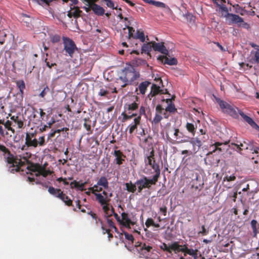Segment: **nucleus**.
<instances>
[{"label":"nucleus","instance_id":"cd10ccee","mask_svg":"<svg viewBox=\"0 0 259 259\" xmlns=\"http://www.w3.org/2000/svg\"><path fill=\"white\" fill-rule=\"evenodd\" d=\"M152 249V247L149 245H146L145 243H144L141 247L139 249H138V252L139 254L143 256H145V253L143 252V251H146L148 253L151 251Z\"/></svg>","mask_w":259,"mask_h":259},{"label":"nucleus","instance_id":"6e6d98bb","mask_svg":"<svg viewBox=\"0 0 259 259\" xmlns=\"http://www.w3.org/2000/svg\"><path fill=\"white\" fill-rule=\"evenodd\" d=\"M88 214H90L93 219L95 220L96 223H97V221H99L101 222V224L102 225V221L100 219L98 218L96 213L90 211V212H88Z\"/></svg>","mask_w":259,"mask_h":259},{"label":"nucleus","instance_id":"c9c22d12","mask_svg":"<svg viewBox=\"0 0 259 259\" xmlns=\"http://www.w3.org/2000/svg\"><path fill=\"white\" fill-rule=\"evenodd\" d=\"M147 4H152L158 8H165L166 7V5L164 3L153 0H149Z\"/></svg>","mask_w":259,"mask_h":259},{"label":"nucleus","instance_id":"5701e85b","mask_svg":"<svg viewBox=\"0 0 259 259\" xmlns=\"http://www.w3.org/2000/svg\"><path fill=\"white\" fill-rule=\"evenodd\" d=\"M175 98V96H173L171 99H166L164 100L167 103H169L168 105L165 109V112L168 111L171 113H174L177 111V109L175 108L174 104L172 103L171 101L174 100Z\"/></svg>","mask_w":259,"mask_h":259},{"label":"nucleus","instance_id":"1a4fd4ad","mask_svg":"<svg viewBox=\"0 0 259 259\" xmlns=\"http://www.w3.org/2000/svg\"><path fill=\"white\" fill-rule=\"evenodd\" d=\"M7 162L11 164L10 171L11 172H14V171H18L20 170V166L23 165V162L21 161L20 159L15 158L13 155L9 151L7 153Z\"/></svg>","mask_w":259,"mask_h":259},{"label":"nucleus","instance_id":"8fccbe9b","mask_svg":"<svg viewBox=\"0 0 259 259\" xmlns=\"http://www.w3.org/2000/svg\"><path fill=\"white\" fill-rule=\"evenodd\" d=\"M111 212L112 213L111 216L114 215L115 219L116 220V221L120 224V221H121V218L115 212L114 209L113 208V207H111Z\"/></svg>","mask_w":259,"mask_h":259},{"label":"nucleus","instance_id":"864d4df0","mask_svg":"<svg viewBox=\"0 0 259 259\" xmlns=\"http://www.w3.org/2000/svg\"><path fill=\"white\" fill-rule=\"evenodd\" d=\"M124 235L125 236V238L129 240L132 241V243L134 242V241L135 240L134 237L132 234H128V233L124 232Z\"/></svg>","mask_w":259,"mask_h":259},{"label":"nucleus","instance_id":"79ce46f5","mask_svg":"<svg viewBox=\"0 0 259 259\" xmlns=\"http://www.w3.org/2000/svg\"><path fill=\"white\" fill-rule=\"evenodd\" d=\"M184 255H186V254H188L191 255H195L196 254V250H194L193 249H189L187 245L185 244V252Z\"/></svg>","mask_w":259,"mask_h":259},{"label":"nucleus","instance_id":"3c124183","mask_svg":"<svg viewBox=\"0 0 259 259\" xmlns=\"http://www.w3.org/2000/svg\"><path fill=\"white\" fill-rule=\"evenodd\" d=\"M49 91L50 89L48 86H46L39 94V96L41 98H44Z\"/></svg>","mask_w":259,"mask_h":259},{"label":"nucleus","instance_id":"f3484780","mask_svg":"<svg viewBox=\"0 0 259 259\" xmlns=\"http://www.w3.org/2000/svg\"><path fill=\"white\" fill-rule=\"evenodd\" d=\"M113 155L115 157L114 162L118 165H121L123 162L124 161L125 156L119 150H115L113 153Z\"/></svg>","mask_w":259,"mask_h":259},{"label":"nucleus","instance_id":"2f4dec72","mask_svg":"<svg viewBox=\"0 0 259 259\" xmlns=\"http://www.w3.org/2000/svg\"><path fill=\"white\" fill-rule=\"evenodd\" d=\"M97 185L103 186L105 189H107L108 188V182L107 178L104 176L101 177L98 180Z\"/></svg>","mask_w":259,"mask_h":259},{"label":"nucleus","instance_id":"a19ab883","mask_svg":"<svg viewBox=\"0 0 259 259\" xmlns=\"http://www.w3.org/2000/svg\"><path fill=\"white\" fill-rule=\"evenodd\" d=\"M74 187L78 188L81 191L84 190V187L88 183L87 182H85L83 183H81V184H79V182H77L75 180L74 181Z\"/></svg>","mask_w":259,"mask_h":259},{"label":"nucleus","instance_id":"aec40b11","mask_svg":"<svg viewBox=\"0 0 259 259\" xmlns=\"http://www.w3.org/2000/svg\"><path fill=\"white\" fill-rule=\"evenodd\" d=\"M141 123L140 117H136L134 119V122L128 126V132L130 134H132L137 129L138 126Z\"/></svg>","mask_w":259,"mask_h":259},{"label":"nucleus","instance_id":"37998d69","mask_svg":"<svg viewBox=\"0 0 259 259\" xmlns=\"http://www.w3.org/2000/svg\"><path fill=\"white\" fill-rule=\"evenodd\" d=\"M13 125V123L11 121L7 120L5 123L4 125L8 131H12L13 133H15V130L13 129L11 126Z\"/></svg>","mask_w":259,"mask_h":259},{"label":"nucleus","instance_id":"c03bdc74","mask_svg":"<svg viewBox=\"0 0 259 259\" xmlns=\"http://www.w3.org/2000/svg\"><path fill=\"white\" fill-rule=\"evenodd\" d=\"M84 122L83 123V126L87 130V131H90L91 127L90 123L91 122V120H90L89 119L85 118L84 119Z\"/></svg>","mask_w":259,"mask_h":259},{"label":"nucleus","instance_id":"2eb2a0df","mask_svg":"<svg viewBox=\"0 0 259 259\" xmlns=\"http://www.w3.org/2000/svg\"><path fill=\"white\" fill-rule=\"evenodd\" d=\"M152 44V48L155 51L160 52L161 53L167 55L168 51L164 45L163 42L157 43L155 41H151Z\"/></svg>","mask_w":259,"mask_h":259},{"label":"nucleus","instance_id":"338daca9","mask_svg":"<svg viewBox=\"0 0 259 259\" xmlns=\"http://www.w3.org/2000/svg\"><path fill=\"white\" fill-rule=\"evenodd\" d=\"M45 62L46 63L47 66L49 68H51L54 66H56V64L55 63H50L48 60V59L46 58L45 60Z\"/></svg>","mask_w":259,"mask_h":259},{"label":"nucleus","instance_id":"20e7f679","mask_svg":"<svg viewBox=\"0 0 259 259\" xmlns=\"http://www.w3.org/2000/svg\"><path fill=\"white\" fill-rule=\"evenodd\" d=\"M160 177L158 174L154 175L152 179H149L146 176H143L136 181L137 190L139 193H141L145 189H150L152 185H154L158 182Z\"/></svg>","mask_w":259,"mask_h":259},{"label":"nucleus","instance_id":"412c9836","mask_svg":"<svg viewBox=\"0 0 259 259\" xmlns=\"http://www.w3.org/2000/svg\"><path fill=\"white\" fill-rule=\"evenodd\" d=\"M227 19L232 23L237 24L238 25L240 22H243V18L238 15L230 13L227 17Z\"/></svg>","mask_w":259,"mask_h":259},{"label":"nucleus","instance_id":"f8f14e48","mask_svg":"<svg viewBox=\"0 0 259 259\" xmlns=\"http://www.w3.org/2000/svg\"><path fill=\"white\" fill-rule=\"evenodd\" d=\"M145 162H148V164L150 165L152 169L154 170L155 174H158V176H160V169L159 165L158 164L155 163V160L154 158V151L152 149L150 152V155L147 156V158L145 160Z\"/></svg>","mask_w":259,"mask_h":259},{"label":"nucleus","instance_id":"7c9ffc66","mask_svg":"<svg viewBox=\"0 0 259 259\" xmlns=\"http://www.w3.org/2000/svg\"><path fill=\"white\" fill-rule=\"evenodd\" d=\"M134 38L138 39L142 42H145L146 40L144 32L143 31H140V30H137L136 34L134 36Z\"/></svg>","mask_w":259,"mask_h":259},{"label":"nucleus","instance_id":"bf43d9fd","mask_svg":"<svg viewBox=\"0 0 259 259\" xmlns=\"http://www.w3.org/2000/svg\"><path fill=\"white\" fill-rule=\"evenodd\" d=\"M258 225L256 220H253L251 221V226L252 228L253 232H255L256 230V226Z\"/></svg>","mask_w":259,"mask_h":259},{"label":"nucleus","instance_id":"b1692460","mask_svg":"<svg viewBox=\"0 0 259 259\" xmlns=\"http://www.w3.org/2000/svg\"><path fill=\"white\" fill-rule=\"evenodd\" d=\"M96 196V198L97 200L100 203L101 205L103 206L106 204H108V202L110 201L109 199H107V198H105L100 193H96L95 194Z\"/></svg>","mask_w":259,"mask_h":259},{"label":"nucleus","instance_id":"bb28decb","mask_svg":"<svg viewBox=\"0 0 259 259\" xmlns=\"http://www.w3.org/2000/svg\"><path fill=\"white\" fill-rule=\"evenodd\" d=\"M126 187V190L131 193H135L137 189V185H136V182L133 184L131 181L129 183H126L125 184Z\"/></svg>","mask_w":259,"mask_h":259},{"label":"nucleus","instance_id":"a878e982","mask_svg":"<svg viewBox=\"0 0 259 259\" xmlns=\"http://www.w3.org/2000/svg\"><path fill=\"white\" fill-rule=\"evenodd\" d=\"M151 84L148 81H145L141 82L139 85V89L141 94L144 95L147 91V88Z\"/></svg>","mask_w":259,"mask_h":259},{"label":"nucleus","instance_id":"0e129e2a","mask_svg":"<svg viewBox=\"0 0 259 259\" xmlns=\"http://www.w3.org/2000/svg\"><path fill=\"white\" fill-rule=\"evenodd\" d=\"M194 178L192 180V181H195L196 182H199L201 181V177L200 175L198 173H195V175H193Z\"/></svg>","mask_w":259,"mask_h":259},{"label":"nucleus","instance_id":"680f3d73","mask_svg":"<svg viewBox=\"0 0 259 259\" xmlns=\"http://www.w3.org/2000/svg\"><path fill=\"white\" fill-rule=\"evenodd\" d=\"M51 40L53 43L58 42L60 40V36L58 35H54L52 36Z\"/></svg>","mask_w":259,"mask_h":259},{"label":"nucleus","instance_id":"ea45409f","mask_svg":"<svg viewBox=\"0 0 259 259\" xmlns=\"http://www.w3.org/2000/svg\"><path fill=\"white\" fill-rule=\"evenodd\" d=\"M192 187L194 188L195 190L201 189L202 187L203 183L201 181H199V182H196L195 181H192Z\"/></svg>","mask_w":259,"mask_h":259},{"label":"nucleus","instance_id":"dca6fc26","mask_svg":"<svg viewBox=\"0 0 259 259\" xmlns=\"http://www.w3.org/2000/svg\"><path fill=\"white\" fill-rule=\"evenodd\" d=\"M167 93V91L166 89L165 90H161L160 89V87L155 84H153L151 89V92L150 94L148 95V97L151 99V98L158 95V94H165Z\"/></svg>","mask_w":259,"mask_h":259},{"label":"nucleus","instance_id":"a18cd8bd","mask_svg":"<svg viewBox=\"0 0 259 259\" xmlns=\"http://www.w3.org/2000/svg\"><path fill=\"white\" fill-rule=\"evenodd\" d=\"M160 248L163 251H165L169 253H171L170 245L168 246L166 243H163L160 246Z\"/></svg>","mask_w":259,"mask_h":259},{"label":"nucleus","instance_id":"39448f33","mask_svg":"<svg viewBox=\"0 0 259 259\" xmlns=\"http://www.w3.org/2000/svg\"><path fill=\"white\" fill-rule=\"evenodd\" d=\"M138 108L139 104L135 101L125 103L123 106L124 111L121 114L122 116V122H125L134 117H136L138 114L135 111H137Z\"/></svg>","mask_w":259,"mask_h":259},{"label":"nucleus","instance_id":"a211bd4d","mask_svg":"<svg viewBox=\"0 0 259 259\" xmlns=\"http://www.w3.org/2000/svg\"><path fill=\"white\" fill-rule=\"evenodd\" d=\"M229 142H226L225 143L215 142L212 145L214 146L215 149L213 150V152L215 151H219V152H223L225 150H227L229 146H228Z\"/></svg>","mask_w":259,"mask_h":259},{"label":"nucleus","instance_id":"58836bf2","mask_svg":"<svg viewBox=\"0 0 259 259\" xmlns=\"http://www.w3.org/2000/svg\"><path fill=\"white\" fill-rule=\"evenodd\" d=\"M190 142L194 147L197 146L198 148L202 146L201 141L198 138L193 139Z\"/></svg>","mask_w":259,"mask_h":259},{"label":"nucleus","instance_id":"f257e3e1","mask_svg":"<svg viewBox=\"0 0 259 259\" xmlns=\"http://www.w3.org/2000/svg\"><path fill=\"white\" fill-rule=\"evenodd\" d=\"M217 101L224 113L229 114L230 116L235 119H238L239 118V114L244 121L248 123L251 127L255 129L259 128V126L251 118L245 115L241 110H239L234 105H230L228 103L220 99H217Z\"/></svg>","mask_w":259,"mask_h":259},{"label":"nucleus","instance_id":"72a5a7b5","mask_svg":"<svg viewBox=\"0 0 259 259\" xmlns=\"http://www.w3.org/2000/svg\"><path fill=\"white\" fill-rule=\"evenodd\" d=\"M16 85L19 89V91L21 95L24 93V90L25 88V84L23 80H19L16 81Z\"/></svg>","mask_w":259,"mask_h":259},{"label":"nucleus","instance_id":"c756f323","mask_svg":"<svg viewBox=\"0 0 259 259\" xmlns=\"http://www.w3.org/2000/svg\"><path fill=\"white\" fill-rule=\"evenodd\" d=\"M10 119L14 122L15 124L17 125L19 128H21L23 127V122L18 116H12L11 117Z\"/></svg>","mask_w":259,"mask_h":259},{"label":"nucleus","instance_id":"393cba45","mask_svg":"<svg viewBox=\"0 0 259 259\" xmlns=\"http://www.w3.org/2000/svg\"><path fill=\"white\" fill-rule=\"evenodd\" d=\"M152 44L151 42L144 44L142 46L141 53L147 54V55H150V52L152 50Z\"/></svg>","mask_w":259,"mask_h":259},{"label":"nucleus","instance_id":"9b49d317","mask_svg":"<svg viewBox=\"0 0 259 259\" xmlns=\"http://www.w3.org/2000/svg\"><path fill=\"white\" fill-rule=\"evenodd\" d=\"M82 8L87 13L90 12L91 10L97 16H103L105 13V10L100 6L95 3L85 4Z\"/></svg>","mask_w":259,"mask_h":259},{"label":"nucleus","instance_id":"49530a36","mask_svg":"<svg viewBox=\"0 0 259 259\" xmlns=\"http://www.w3.org/2000/svg\"><path fill=\"white\" fill-rule=\"evenodd\" d=\"M106 2V6L110 8H112V9H115L117 10V8L114 7V4L113 2L111 0H104Z\"/></svg>","mask_w":259,"mask_h":259},{"label":"nucleus","instance_id":"603ef678","mask_svg":"<svg viewBox=\"0 0 259 259\" xmlns=\"http://www.w3.org/2000/svg\"><path fill=\"white\" fill-rule=\"evenodd\" d=\"M107 223L110 227L111 228H113L115 232L117 231V228L115 227L114 222L112 221V220L109 219V218H107Z\"/></svg>","mask_w":259,"mask_h":259},{"label":"nucleus","instance_id":"7ed1b4c3","mask_svg":"<svg viewBox=\"0 0 259 259\" xmlns=\"http://www.w3.org/2000/svg\"><path fill=\"white\" fill-rule=\"evenodd\" d=\"M37 132H33L26 133L25 144L22 146V150H27L28 148H35L37 147H42L45 145V136H40L37 138Z\"/></svg>","mask_w":259,"mask_h":259},{"label":"nucleus","instance_id":"5fc2aeb1","mask_svg":"<svg viewBox=\"0 0 259 259\" xmlns=\"http://www.w3.org/2000/svg\"><path fill=\"white\" fill-rule=\"evenodd\" d=\"M162 119V116L160 115V114L156 113L155 117L153 118V122L154 123H158Z\"/></svg>","mask_w":259,"mask_h":259},{"label":"nucleus","instance_id":"e433bc0d","mask_svg":"<svg viewBox=\"0 0 259 259\" xmlns=\"http://www.w3.org/2000/svg\"><path fill=\"white\" fill-rule=\"evenodd\" d=\"M103 210L105 213L106 218H110L111 217V209L109 208V204H106L103 206Z\"/></svg>","mask_w":259,"mask_h":259},{"label":"nucleus","instance_id":"4d7b16f0","mask_svg":"<svg viewBox=\"0 0 259 259\" xmlns=\"http://www.w3.org/2000/svg\"><path fill=\"white\" fill-rule=\"evenodd\" d=\"M154 221L152 218H148L145 222V225L147 228L150 227V226H153L154 225Z\"/></svg>","mask_w":259,"mask_h":259},{"label":"nucleus","instance_id":"e2e57ef3","mask_svg":"<svg viewBox=\"0 0 259 259\" xmlns=\"http://www.w3.org/2000/svg\"><path fill=\"white\" fill-rule=\"evenodd\" d=\"M164 111V109L160 105H158L156 107V113L161 114L162 113L163 111Z\"/></svg>","mask_w":259,"mask_h":259},{"label":"nucleus","instance_id":"052dcab7","mask_svg":"<svg viewBox=\"0 0 259 259\" xmlns=\"http://www.w3.org/2000/svg\"><path fill=\"white\" fill-rule=\"evenodd\" d=\"M238 25L239 27H241L247 29L250 28L249 25L247 23L244 22L243 20V22H240Z\"/></svg>","mask_w":259,"mask_h":259},{"label":"nucleus","instance_id":"09e8293b","mask_svg":"<svg viewBox=\"0 0 259 259\" xmlns=\"http://www.w3.org/2000/svg\"><path fill=\"white\" fill-rule=\"evenodd\" d=\"M143 115H146V110L144 106H141L140 108L139 114H138V115L136 117H140V120H141V116Z\"/></svg>","mask_w":259,"mask_h":259},{"label":"nucleus","instance_id":"c85d7f7f","mask_svg":"<svg viewBox=\"0 0 259 259\" xmlns=\"http://www.w3.org/2000/svg\"><path fill=\"white\" fill-rule=\"evenodd\" d=\"M218 6L219 7L220 10L221 11L222 16L227 18L230 15L229 11L227 7L223 4H219Z\"/></svg>","mask_w":259,"mask_h":259},{"label":"nucleus","instance_id":"0eeeda50","mask_svg":"<svg viewBox=\"0 0 259 259\" xmlns=\"http://www.w3.org/2000/svg\"><path fill=\"white\" fill-rule=\"evenodd\" d=\"M63 40L64 51L65 52V55L72 58L74 53L77 50V48L75 42L68 37H64Z\"/></svg>","mask_w":259,"mask_h":259},{"label":"nucleus","instance_id":"f03ea898","mask_svg":"<svg viewBox=\"0 0 259 259\" xmlns=\"http://www.w3.org/2000/svg\"><path fill=\"white\" fill-rule=\"evenodd\" d=\"M140 77V73L136 71L134 67L131 65H126L120 73L119 78L117 79L116 82L121 81V88H124L127 84H131Z\"/></svg>","mask_w":259,"mask_h":259},{"label":"nucleus","instance_id":"de8ad7c7","mask_svg":"<svg viewBox=\"0 0 259 259\" xmlns=\"http://www.w3.org/2000/svg\"><path fill=\"white\" fill-rule=\"evenodd\" d=\"M254 56L253 58L252 59L254 63H259V49L255 51L254 53Z\"/></svg>","mask_w":259,"mask_h":259},{"label":"nucleus","instance_id":"473e14b6","mask_svg":"<svg viewBox=\"0 0 259 259\" xmlns=\"http://www.w3.org/2000/svg\"><path fill=\"white\" fill-rule=\"evenodd\" d=\"M130 25H131V22L130 21H127V24L125 25V27L123 28L124 30L125 29V28H127L128 30V38H130L131 37L134 38V36L135 35H134L133 33L135 32V29L133 27L130 26Z\"/></svg>","mask_w":259,"mask_h":259},{"label":"nucleus","instance_id":"9d476101","mask_svg":"<svg viewBox=\"0 0 259 259\" xmlns=\"http://www.w3.org/2000/svg\"><path fill=\"white\" fill-rule=\"evenodd\" d=\"M170 132H174V135L176 139V141H173L171 139H169L168 136L167 134H166V136L167 138V139L172 144H179L183 143L189 142L188 139L189 137L185 136L183 133L180 132L179 129L178 128H174L172 130H170Z\"/></svg>","mask_w":259,"mask_h":259},{"label":"nucleus","instance_id":"69168bd1","mask_svg":"<svg viewBox=\"0 0 259 259\" xmlns=\"http://www.w3.org/2000/svg\"><path fill=\"white\" fill-rule=\"evenodd\" d=\"M237 196V192L235 191L233 194H230L229 195V197L232 198V201L233 202H235Z\"/></svg>","mask_w":259,"mask_h":259},{"label":"nucleus","instance_id":"f704fd0d","mask_svg":"<svg viewBox=\"0 0 259 259\" xmlns=\"http://www.w3.org/2000/svg\"><path fill=\"white\" fill-rule=\"evenodd\" d=\"M186 128L193 136L195 135L196 126H195L193 123L187 122L186 125Z\"/></svg>","mask_w":259,"mask_h":259},{"label":"nucleus","instance_id":"4c0bfd02","mask_svg":"<svg viewBox=\"0 0 259 259\" xmlns=\"http://www.w3.org/2000/svg\"><path fill=\"white\" fill-rule=\"evenodd\" d=\"M82 11L79 10L78 7H74V10L72 9V15H73V17L75 18L79 17Z\"/></svg>","mask_w":259,"mask_h":259},{"label":"nucleus","instance_id":"423d86ee","mask_svg":"<svg viewBox=\"0 0 259 259\" xmlns=\"http://www.w3.org/2000/svg\"><path fill=\"white\" fill-rule=\"evenodd\" d=\"M48 192L50 194L61 200L66 205L68 206H73L72 200L68 196L64 194L63 191L60 189L55 188L52 186H50L48 188Z\"/></svg>","mask_w":259,"mask_h":259},{"label":"nucleus","instance_id":"ddd939ff","mask_svg":"<svg viewBox=\"0 0 259 259\" xmlns=\"http://www.w3.org/2000/svg\"><path fill=\"white\" fill-rule=\"evenodd\" d=\"M29 170L35 172V176L38 177L39 176H42L44 177H46L48 175H51L52 171L50 170H47L44 167L37 166L35 165H32L30 168H28Z\"/></svg>","mask_w":259,"mask_h":259},{"label":"nucleus","instance_id":"774afa93","mask_svg":"<svg viewBox=\"0 0 259 259\" xmlns=\"http://www.w3.org/2000/svg\"><path fill=\"white\" fill-rule=\"evenodd\" d=\"M160 212H161L164 216L166 215L167 207L166 206H162L159 209Z\"/></svg>","mask_w":259,"mask_h":259},{"label":"nucleus","instance_id":"13d9d810","mask_svg":"<svg viewBox=\"0 0 259 259\" xmlns=\"http://www.w3.org/2000/svg\"><path fill=\"white\" fill-rule=\"evenodd\" d=\"M109 93V91L104 89H101L98 93V95L100 96H106Z\"/></svg>","mask_w":259,"mask_h":259},{"label":"nucleus","instance_id":"4be33fe9","mask_svg":"<svg viewBox=\"0 0 259 259\" xmlns=\"http://www.w3.org/2000/svg\"><path fill=\"white\" fill-rule=\"evenodd\" d=\"M171 251H174L175 253L185 252V245L182 246L179 244L178 242H174L170 245Z\"/></svg>","mask_w":259,"mask_h":259},{"label":"nucleus","instance_id":"6ab92c4d","mask_svg":"<svg viewBox=\"0 0 259 259\" xmlns=\"http://www.w3.org/2000/svg\"><path fill=\"white\" fill-rule=\"evenodd\" d=\"M158 60L169 65H174L177 64L178 61L175 58H169L166 56H159Z\"/></svg>","mask_w":259,"mask_h":259},{"label":"nucleus","instance_id":"4468645a","mask_svg":"<svg viewBox=\"0 0 259 259\" xmlns=\"http://www.w3.org/2000/svg\"><path fill=\"white\" fill-rule=\"evenodd\" d=\"M231 145H234L236 147L237 151L241 153L243 150H252V144L251 142L248 141L247 142L244 141L243 143H240V144L231 143Z\"/></svg>","mask_w":259,"mask_h":259},{"label":"nucleus","instance_id":"6e6552de","mask_svg":"<svg viewBox=\"0 0 259 259\" xmlns=\"http://www.w3.org/2000/svg\"><path fill=\"white\" fill-rule=\"evenodd\" d=\"M136 218L132 213L123 212L121 214V221L120 225L126 228L131 229V226L135 225L137 223Z\"/></svg>","mask_w":259,"mask_h":259}]
</instances>
